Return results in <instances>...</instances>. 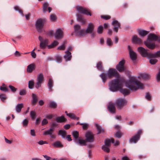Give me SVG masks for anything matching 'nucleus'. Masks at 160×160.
Wrapping results in <instances>:
<instances>
[{"label": "nucleus", "instance_id": "obj_17", "mask_svg": "<svg viewBox=\"0 0 160 160\" xmlns=\"http://www.w3.org/2000/svg\"><path fill=\"white\" fill-rule=\"evenodd\" d=\"M94 27L92 23H90L88 25V26L86 30L85 33H92L93 31Z\"/></svg>", "mask_w": 160, "mask_h": 160}, {"label": "nucleus", "instance_id": "obj_59", "mask_svg": "<svg viewBox=\"0 0 160 160\" xmlns=\"http://www.w3.org/2000/svg\"><path fill=\"white\" fill-rule=\"evenodd\" d=\"M38 143L40 145H42L45 144H48V142L46 141L40 140L38 142Z\"/></svg>", "mask_w": 160, "mask_h": 160}, {"label": "nucleus", "instance_id": "obj_50", "mask_svg": "<svg viewBox=\"0 0 160 160\" xmlns=\"http://www.w3.org/2000/svg\"><path fill=\"white\" fill-rule=\"evenodd\" d=\"M5 85L3 84L2 86L0 87V89L5 92H6L8 91V88L6 87H4Z\"/></svg>", "mask_w": 160, "mask_h": 160}, {"label": "nucleus", "instance_id": "obj_28", "mask_svg": "<svg viewBox=\"0 0 160 160\" xmlns=\"http://www.w3.org/2000/svg\"><path fill=\"white\" fill-rule=\"evenodd\" d=\"M95 126L98 131L97 134H99L101 133H104V130L103 129L102 127L99 126L98 124L95 123Z\"/></svg>", "mask_w": 160, "mask_h": 160}, {"label": "nucleus", "instance_id": "obj_29", "mask_svg": "<svg viewBox=\"0 0 160 160\" xmlns=\"http://www.w3.org/2000/svg\"><path fill=\"white\" fill-rule=\"evenodd\" d=\"M56 120L58 123H61L66 122L67 119L65 118L64 116L62 115L61 117H58L56 118Z\"/></svg>", "mask_w": 160, "mask_h": 160}, {"label": "nucleus", "instance_id": "obj_35", "mask_svg": "<svg viewBox=\"0 0 160 160\" xmlns=\"http://www.w3.org/2000/svg\"><path fill=\"white\" fill-rule=\"evenodd\" d=\"M58 134L60 135L63 138L65 139L66 134V132L64 130H60L58 131Z\"/></svg>", "mask_w": 160, "mask_h": 160}, {"label": "nucleus", "instance_id": "obj_49", "mask_svg": "<svg viewBox=\"0 0 160 160\" xmlns=\"http://www.w3.org/2000/svg\"><path fill=\"white\" fill-rule=\"evenodd\" d=\"M103 27L102 26L100 25L98 28L97 32L99 34H102L103 31Z\"/></svg>", "mask_w": 160, "mask_h": 160}, {"label": "nucleus", "instance_id": "obj_34", "mask_svg": "<svg viewBox=\"0 0 160 160\" xmlns=\"http://www.w3.org/2000/svg\"><path fill=\"white\" fill-rule=\"evenodd\" d=\"M113 142H114V139L113 138L106 139L104 141L105 145L106 146L110 147L111 145V143H113Z\"/></svg>", "mask_w": 160, "mask_h": 160}, {"label": "nucleus", "instance_id": "obj_55", "mask_svg": "<svg viewBox=\"0 0 160 160\" xmlns=\"http://www.w3.org/2000/svg\"><path fill=\"white\" fill-rule=\"evenodd\" d=\"M0 98L2 102H4L6 98V95L5 94L0 95Z\"/></svg>", "mask_w": 160, "mask_h": 160}, {"label": "nucleus", "instance_id": "obj_47", "mask_svg": "<svg viewBox=\"0 0 160 160\" xmlns=\"http://www.w3.org/2000/svg\"><path fill=\"white\" fill-rule=\"evenodd\" d=\"M55 60L58 63H60L62 62V59L61 56H56L55 58Z\"/></svg>", "mask_w": 160, "mask_h": 160}, {"label": "nucleus", "instance_id": "obj_12", "mask_svg": "<svg viewBox=\"0 0 160 160\" xmlns=\"http://www.w3.org/2000/svg\"><path fill=\"white\" fill-rule=\"evenodd\" d=\"M85 141L91 143L94 141V135L90 132L88 131L85 135Z\"/></svg>", "mask_w": 160, "mask_h": 160}, {"label": "nucleus", "instance_id": "obj_18", "mask_svg": "<svg viewBox=\"0 0 160 160\" xmlns=\"http://www.w3.org/2000/svg\"><path fill=\"white\" fill-rule=\"evenodd\" d=\"M158 36L153 33H150L148 36V38L147 40L151 42L152 40L156 41Z\"/></svg>", "mask_w": 160, "mask_h": 160}, {"label": "nucleus", "instance_id": "obj_14", "mask_svg": "<svg viewBox=\"0 0 160 160\" xmlns=\"http://www.w3.org/2000/svg\"><path fill=\"white\" fill-rule=\"evenodd\" d=\"M54 128L51 127L49 129L43 132V134L44 136L50 135L51 138H55L52 135V132L54 130Z\"/></svg>", "mask_w": 160, "mask_h": 160}, {"label": "nucleus", "instance_id": "obj_3", "mask_svg": "<svg viewBox=\"0 0 160 160\" xmlns=\"http://www.w3.org/2000/svg\"><path fill=\"white\" fill-rule=\"evenodd\" d=\"M72 135L74 138L73 141L74 143L78 145L81 146L86 145V143L85 140L79 138V132L77 131H74L72 132Z\"/></svg>", "mask_w": 160, "mask_h": 160}, {"label": "nucleus", "instance_id": "obj_1", "mask_svg": "<svg viewBox=\"0 0 160 160\" xmlns=\"http://www.w3.org/2000/svg\"><path fill=\"white\" fill-rule=\"evenodd\" d=\"M124 83L126 86L132 91H137L139 88H143V84L135 78H132L125 82L124 79L120 78L114 79L109 82V89L112 92H117L122 87Z\"/></svg>", "mask_w": 160, "mask_h": 160}, {"label": "nucleus", "instance_id": "obj_51", "mask_svg": "<svg viewBox=\"0 0 160 160\" xmlns=\"http://www.w3.org/2000/svg\"><path fill=\"white\" fill-rule=\"evenodd\" d=\"M141 77L144 79H148L150 78L149 75L147 74H142L141 75Z\"/></svg>", "mask_w": 160, "mask_h": 160}, {"label": "nucleus", "instance_id": "obj_54", "mask_svg": "<svg viewBox=\"0 0 160 160\" xmlns=\"http://www.w3.org/2000/svg\"><path fill=\"white\" fill-rule=\"evenodd\" d=\"M101 17L105 20H108L111 18V17L109 15H101Z\"/></svg>", "mask_w": 160, "mask_h": 160}, {"label": "nucleus", "instance_id": "obj_31", "mask_svg": "<svg viewBox=\"0 0 160 160\" xmlns=\"http://www.w3.org/2000/svg\"><path fill=\"white\" fill-rule=\"evenodd\" d=\"M130 57L131 59L133 61L136 60L137 58L136 53L134 51L129 53Z\"/></svg>", "mask_w": 160, "mask_h": 160}, {"label": "nucleus", "instance_id": "obj_30", "mask_svg": "<svg viewBox=\"0 0 160 160\" xmlns=\"http://www.w3.org/2000/svg\"><path fill=\"white\" fill-rule=\"evenodd\" d=\"M23 107V103H18L16 106L15 109L17 112L19 113L21 112V109Z\"/></svg>", "mask_w": 160, "mask_h": 160}, {"label": "nucleus", "instance_id": "obj_21", "mask_svg": "<svg viewBox=\"0 0 160 160\" xmlns=\"http://www.w3.org/2000/svg\"><path fill=\"white\" fill-rule=\"evenodd\" d=\"M108 108L109 112L112 114H114L115 112V108L114 104H109L108 107Z\"/></svg>", "mask_w": 160, "mask_h": 160}, {"label": "nucleus", "instance_id": "obj_6", "mask_svg": "<svg viewBox=\"0 0 160 160\" xmlns=\"http://www.w3.org/2000/svg\"><path fill=\"white\" fill-rule=\"evenodd\" d=\"M74 32L76 36L81 37L85 35V32L83 29H81V26L79 24H76L74 26Z\"/></svg>", "mask_w": 160, "mask_h": 160}, {"label": "nucleus", "instance_id": "obj_16", "mask_svg": "<svg viewBox=\"0 0 160 160\" xmlns=\"http://www.w3.org/2000/svg\"><path fill=\"white\" fill-rule=\"evenodd\" d=\"M132 42L133 44H140L142 42V40L137 36L134 35L132 37Z\"/></svg>", "mask_w": 160, "mask_h": 160}, {"label": "nucleus", "instance_id": "obj_11", "mask_svg": "<svg viewBox=\"0 0 160 160\" xmlns=\"http://www.w3.org/2000/svg\"><path fill=\"white\" fill-rule=\"evenodd\" d=\"M142 133V130L140 129L138 131L137 133L132 137L130 140L131 142L136 143L140 138V135Z\"/></svg>", "mask_w": 160, "mask_h": 160}, {"label": "nucleus", "instance_id": "obj_37", "mask_svg": "<svg viewBox=\"0 0 160 160\" xmlns=\"http://www.w3.org/2000/svg\"><path fill=\"white\" fill-rule=\"evenodd\" d=\"M49 6V4L48 2H44L42 5L43 11L44 13L46 12L47 11V8Z\"/></svg>", "mask_w": 160, "mask_h": 160}, {"label": "nucleus", "instance_id": "obj_36", "mask_svg": "<svg viewBox=\"0 0 160 160\" xmlns=\"http://www.w3.org/2000/svg\"><path fill=\"white\" fill-rule=\"evenodd\" d=\"M150 56L151 57V58H160V51H158L155 53H152L150 54Z\"/></svg>", "mask_w": 160, "mask_h": 160}, {"label": "nucleus", "instance_id": "obj_60", "mask_svg": "<svg viewBox=\"0 0 160 160\" xmlns=\"http://www.w3.org/2000/svg\"><path fill=\"white\" fill-rule=\"evenodd\" d=\"M50 18L51 21H55L56 19V17L55 15L54 14H52L50 15Z\"/></svg>", "mask_w": 160, "mask_h": 160}, {"label": "nucleus", "instance_id": "obj_13", "mask_svg": "<svg viewBox=\"0 0 160 160\" xmlns=\"http://www.w3.org/2000/svg\"><path fill=\"white\" fill-rule=\"evenodd\" d=\"M54 38L57 39H60L63 37V32L62 29L58 28L54 34Z\"/></svg>", "mask_w": 160, "mask_h": 160}, {"label": "nucleus", "instance_id": "obj_19", "mask_svg": "<svg viewBox=\"0 0 160 160\" xmlns=\"http://www.w3.org/2000/svg\"><path fill=\"white\" fill-rule=\"evenodd\" d=\"M148 40L144 42V44L148 48L151 49H153L155 47V45L154 43H151Z\"/></svg>", "mask_w": 160, "mask_h": 160}, {"label": "nucleus", "instance_id": "obj_23", "mask_svg": "<svg viewBox=\"0 0 160 160\" xmlns=\"http://www.w3.org/2000/svg\"><path fill=\"white\" fill-rule=\"evenodd\" d=\"M77 20L80 22L82 24H85L86 22V20L83 18L81 15L78 14L77 15Z\"/></svg>", "mask_w": 160, "mask_h": 160}, {"label": "nucleus", "instance_id": "obj_53", "mask_svg": "<svg viewBox=\"0 0 160 160\" xmlns=\"http://www.w3.org/2000/svg\"><path fill=\"white\" fill-rule=\"evenodd\" d=\"M8 87L10 89L12 92H15L17 89V88L11 85H9Z\"/></svg>", "mask_w": 160, "mask_h": 160}, {"label": "nucleus", "instance_id": "obj_9", "mask_svg": "<svg viewBox=\"0 0 160 160\" xmlns=\"http://www.w3.org/2000/svg\"><path fill=\"white\" fill-rule=\"evenodd\" d=\"M125 63V61L122 60L116 66V69L119 72H122L126 71V67L124 66Z\"/></svg>", "mask_w": 160, "mask_h": 160}, {"label": "nucleus", "instance_id": "obj_61", "mask_svg": "<svg viewBox=\"0 0 160 160\" xmlns=\"http://www.w3.org/2000/svg\"><path fill=\"white\" fill-rule=\"evenodd\" d=\"M26 94L25 90L22 89L20 90L19 92V94L21 95H25Z\"/></svg>", "mask_w": 160, "mask_h": 160}, {"label": "nucleus", "instance_id": "obj_27", "mask_svg": "<svg viewBox=\"0 0 160 160\" xmlns=\"http://www.w3.org/2000/svg\"><path fill=\"white\" fill-rule=\"evenodd\" d=\"M53 82L52 79L50 78H49L48 82V86L49 90L50 92H51L52 91V87H53Z\"/></svg>", "mask_w": 160, "mask_h": 160}, {"label": "nucleus", "instance_id": "obj_8", "mask_svg": "<svg viewBox=\"0 0 160 160\" xmlns=\"http://www.w3.org/2000/svg\"><path fill=\"white\" fill-rule=\"evenodd\" d=\"M76 8L77 11L79 13L83 14L87 16H92V14L88 9L79 6H77Z\"/></svg>", "mask_w": 160, "mask_h": 160}, {"label": "nucleus", "instance_id": "obj_62", "mask_svg": "<svg viewBox=\"0 0 160 160\" xmlns=\"http://www.w3.org/2000/svg\"><path fill=\"white\" fill-rule=\"evenodd\" d=\"M55 116L54 115L52 114H51L49 115H47L46 116V118L48 119H51Z\"/></svg>", "mask_w": 160, "mask_h": 160}, {"label": "nucleus", "instance_id": "obj_42", "mask_svg": "<svg viewBox=\"0 0 160 160\" xmlns=\"http://www.w3.org/2000/svg\"><path fill=\"white\" fill-rule=\"evenodd\" d=\"M96 67L97 69L100 71H102L103 70L101 62H98L97 64Z\"/></svg>", "mask_w": 160, "mask_h": 160}, {"label": "nucleus", "instance_id": "obj_39", "mask_svg": "<svg viewBox=\"0 0 160 160\" xmlns=\"http://www.w3.org/2000/svg\"><path fill=\"white\" fill-rule=\"evenodd\" d=\"M14 8L16 11H18L22 16H24L22 11L19 8L18 6L17 5L15 6H14Z\"/></svg>", "mask_w": 160, "mask_h": 160}, {"label": "nucleus", "instance_id": "obj_32", "mask_svg": "<svg viewBox=\"0 0 160 160\" xmlns=\"http://www.w3.org/2000/svg\"><path fill=\"white\" fill-rule=\"evenodd\" d=\"M52 145L55 148H60L63 147V145L61 144L60 141H56L53 142Z\"/></svg>", "mask_w": 160, "mask_h": 160}, {"label": "nucleus", "instance_id": "obj_41", "mask_svg": "<svg viewBox=\"0 0 160 160\" xmlns=\"http://www.w3.org/2000/svg\"><path fill=\"white\" fill-rule=\"evenodd\" d=\"M106 43L107 45L109 47H111L113 44V43L111 39L109 38H108L107 39Z\"/></svg>", "mask_w": 160, "mask_h": 160}, {"label": "nucleus", "instance_id": "obj_5", "mask_svg": "<svg viewBox=\"0 0 160 160\" xmlns=\"http://www.w3.org/2000/svg\"><path fill=\"white\" fill-rule=\"evenodd\" d=\"M44 76L42 73H39L37 76L36 83L35 85V87L37 89H38L41 87L42 84L44 81Z\"/></svg>", "mask_w": 160, "mask_h": 160}, {"label": "nucleus", "instance_id": "obj_22", "mask_svg": "<svg viewBox=\"0 0 160 160\" xmlns=\"http://www.w3.org/2000/svg\"><path fill=\"white\" fill-rule=\"evenodd\" d=\"M138 30L139 35L140 36L142 37L146 36L149 32L148 31H146L141 29H138Z\"/></svg>", "mask_w": 160, "mask_h": 160}, {"label": "nucleus", "instance_id": "obj_63", "mask_svg": "<svg viewBox=\"0 0 160 160\" xmlns=\"http://www.w3.org/2000/svg\"><path fill=\"white\" fill-rule=\"evenodd\" d=\"M70 127H71V125L70 124H67L63 126V128L66 130H68V129H69L70 128Z\"/></svg>", "mask_w": 160, "mask_h": 160}, {"label": "nucleus", "instance_id": "obj_58", "mask_svg": "<svg viewBox=\"0 0 160 160\" xmlns=\"http://www.w3.org/2000/svg\"><path fill=\"white\" fill-rule=\"evenodd\" d=\"M65 46L64 44L61 45L57 48V49L60 50H64L65 49Z\"/></svg>", "mask_w": 160, "mask_h": 160}, {"label": "nucleus", "instance_id": "obj_64", "mask_svg": "<svg viewBox=\"0 0 160 160\" xmlns=\"http://www.w3.org/2000/svg\"><path fill=\"white\" fill-rule=\"evenodd\" d=\"M35 49L31 52V56L33 58H35L36 57V53L34 52Z\"/></svg>", "mask_w": 160, "mask_h": 160}, {"label": "nucleus", "instance_id": "obj_48", "mask_svg": "<svg viewBox=\"0 0 160 160\" xmlns=\"http://www.w3.org/2000/svg\"><path fill=\"white\" fill-rule=\"evenodd\" d=\"M49 106L52 108H55L57 106V104L54 102L51 101L49 103Z\"/></svg>", "mask_w": 160, "mask_h": 160}, {"label": "nucleus", "instance_id": "obj_25", "mask_svg": "<svg viewBox=\"0 0 160 160\" xmlns=\"http://www.w3.org/2000/svg\"><path fill=\"white\" fill-rule=\"evenodd\" d=\"M32 100H31V104L32 105L35 106L36 104L38 101V97L34 93L32 94Z\"/></svg>", "mask_w": 160, "mask_h": 160}, {"label": "nucleus", "instance_id": "obj_40", "mask_svg": "<svg viewBox=\"0 0 160 160\" xmlns=\"http://www.w3.org/2000/svg\"><path fill=\"white\" fill-rule=\"evenodd\" d=\"M149 59V62L152 65L155 64L158 61V60L154 58H151Z\"/></svg>", "mask_w": 160, "mask_h": 160}, {"label": "nucleus", "instance_id": "obj_7", "mask_svg": "<svg viewBox=\"0 0 160 160\" xmlns=\"http://www.w3.org/2000/svg\"><path fill=\"white\" fill-rule=\"evenodd\" d=\"M138 50L142 57L147 58L148 59L151 58V57L150 56V54H152V53L148 52L147 49L142 47H139L138 48Z\"/></svg>", "mask_w": 160, "mask_h": 160}, {"label": "nucleus", "instance_id": "obj_46", "mask_svg": "<svg viewBox=\"0 0 160 160\" xmlns=\"http://www.w3.org/2000/svg\"><path fill=\"white\" fill-rule=\"evenodd\" d=\"M122 136V134L120 131H118L116 133L114 134V136L115 137L120 138Z\"/></svg>", "mask_w": 160, "mask_h": 160}, {"label": "nucleus", "instance_id": "obj_43", "mask_svg": "<svg viewBox=\"0 0 160 160\" xmlns=\"http://www.w3.org/2000/svg\"><path fill=\"white\" fill-rule=\"evenodd\" d=\"M109 147L105 145H103L102 147V149L104 152L108 153L110 152V149Z\"/></svg>", "mask_w": 160, "mask_h": 160}, {"label": "nucleus", "instance_id": "obj_38", "mask_svg": "<svg viewBox=\"0 0 160 160\" xmlns=\"http://www.w3.org/2000/svg\"><path fill=\"white\" fill-rule=\"evenodd\" d=\"M58 42L56 41H54L51 44L48 46V48L49 49L53 48L54 47L56 46L58 44Z\"/></svg>", "mask_w": 160, "mask_h": 160}, {"label": "nucleus", "instance_id": "obj_52", "mask_svg": "<svg viewBox=\"0 0 160 160\" xmlns=\"http://www.w3.org/2000/svg\"><path fill=\"white\" fill-rule=\"evenodd\" d=\"M28 123V120L26 119H24L22 122L23 127H26L27 126Z\"/></svg>", "mask_w": 160, "mask_h": 160}, {"label": "nucleus", "instance_id": "obj_4", "mask_svg": "<svg viewBox=\"0 0 160 160\" xmlns=\"http://www.w3.org/2000/svg\"><path fill=\"white\" fill-rule=\"evenodd\" d=\"M45 20L42 18H38L36 21L35 26L37 31L39 33H42L44 25Z\"/></svg>", "mask_w": 160, "mask_h": 160}, {"label": "nucleus", "instance_id": "obj_45", "mask_svg": "<svg viewBox=\"0 0 160 160\" xmlns=\"http://www.w3.org/2000/svg\"><path fill=\"white\" fill-rule=\"evenodd\" d=\"M36 113L34 111H32L30 112V116L32 119H34L36 118Z\"/></svg>", "mask_w": 160, "mask_h": 160}, {"label": "nucleus", "instance_id": "obj_20", "mask_svg": "<svg viewBox=\"0 0 160 160\" xmlns=\"http://www.w3.org/2000/svg\"><path fill=\"white\" fill-rule=\"evenodd\" d=\"M65 54L64 56V58L66 61H70L72 58L71 52L67 50L65 52Z\"/></svg>", "mask_w": 160, "mask_h": 160}, {"label": "nucleus", "instance_id": "obj_33", "mask_svg": "<svg viewBox=\"0 0 160 160\" xmlns=\"http://www.w3.org/2000/svg\"><path fill=\"white\" fill-rule=\"evenodd\" d=\"M119 90L120 92L124 95H128L130 93V91L126 88H121Z\"/></svg>", "mask_w": 160, "mask_h": 160}, {"label": "nucleus", "instance_id": "obj_26", "mask_svg": "<svg viewBox=\"0 0 160 160\" xmlns=\"http://www.w3.org/2000/svg\"><path fill=\"white\" fill-rule=\"evenodd\" d=\"M48 40L45 39L43 40V41L40 43V47L41 49H44L46 46L48 47Z\"/></svg>", "mask_w": 160, "mask_h": 160}, {"label": "nucleus", "instance_id": "obj_24", "mask_svg": "<svg viewBox=\"0 0 160 160\" xmlns=\"http://www.w3.org/2000/svg\"><path fill=\"white\" fill-rule=\"evenodd\" d=\"M35 68V65L34 63L31 64L27 66V71L28 73H31Z\"/></svg>", "mask_w": 160, "mask_h": 160}, {"label": "nucleus", "instance_id": "obj_57", "mask_svg": "<svg viewBox=\"0 0 160 160\" xmlns=\"http://www.w3.org/2000/svg\"><path fill=\"white\" fill-rule=\"evenodd\" d=\"M48 123V121L46 118L43 119L42 122V125L43 126L47 124Z\"/></svg>", "mask_w": 160, "mask_h": 160}, {"label": "nucleus", "instance_id": "obj_15", "mask_svg": "<svg viewBox=\"0 0 160 160\" xmlns=\"http://www.w3.org/2000/svg\"><path fill=\"white\" fill-rule=\"evenodd\" d=\"M112 24L114 26V30L116 32H117L118 31V29L121 26L120 23L117 20H113L112 23Z\"/></svg>", "mask_w": 160, "mask_h": 160}, {"label": "nucleus", "instance_id": "obj_56", "mask_svg": "<svg viewBox=\"0 0 160 160\" xmlns=\"http://www.w3.org/2000/svg\"><path fill=\"white\" fill-rule=\"evenodd\" d=\"M145 98L148 100L150 101L151 99V96L148 92H147L145 96Z\"/></svg>", "mask_w": 160, "mask_h": 160}, {"label": "nucleus", "instance_id": "obj_10", "mask_svg": "<svg viewBox=\"0 0 160 160\" xmlns=\"http://www.w3.org/2000/svg\"><path fill=\"white\" fill-rule=\"evenodd\" d=\"M127 103L126 100L121 98L118 99L116 102V105L118 110L121 109Z\"/></svg>", "mask_w": 160, "mask_h": 160}, {"label": "nucleus", "instance_id": "obj_44", "mask_svg": "<svg viewBox=\"0 0 160 160\" xmlns=\"http://www.w3.org/2000/svg\"><path fill=\"white\" fill-rule=\"evenodd\" d=\"M34 81L33 80H31L28 82V88L30 89H32L34 87Z\"/></svg>", "mask_w": 160, "mask_h": 160}, {"label": "nucleus", "instance_id": "obj_2", "mask_svg": "<svg viewBox=\"0 0 160 160\" xmlns=\"http://www.w3.org/2000/svg\"><path fill=\"white\" fill-rule=\"evenodd\" d=\"M118 75V73L115 69L111 68L109 69L106 74L102 73L100 75V76L102 78L103 82L104 83L108 78H110L113 77H117Z\"/></svg>", "mask_w": 160, "mask_h": 160}]
</instances>
